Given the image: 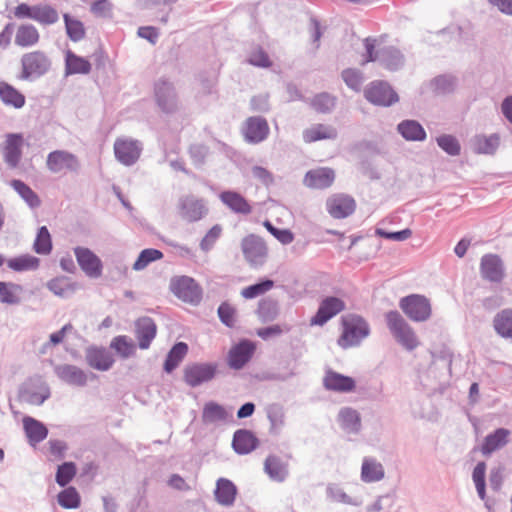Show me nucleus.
I'll use <instances>...</instances> for the list:
<instances>
[{
	"instance_id": "obj_10",
	"label": "nucleus",
	"mask_w": 512,
	"mask_h": 512,
	"mask_svg": "<svg viewBox=\"0 0 512 512\" xmlns=\"http://www.w3.org/2000/svg\"><path fill=\"white\" fill-rule=\"evenodd\" d=\"M269 131V125L266 119L261 116L247 118L242 128L244 139L250 144H258L266 140Z\"/></svg>"
},
{
	"instance_id": "obj_25",
	"label": "nucleus",
	"mask_w": 512,
	"mask_h": 512,
	"mask_svg": "<svg viewBox=\"0 0 512 512\" xmlns=\"http://www.w3.org/2000/svg\"><path fill=\"white\" fill-rule=\"evenodd\" d=\"M323 384L327 390L347 393L355 389L353 378L344 376L334 371H328L323 379Z\"/></svg>"
},
{
	"instance_id": "obj_24",
	"label": "nucleus",
	"mask_w": 512,
	"mask_h": 512,
	"mask_svg": "<svg viewBox=\"0 0 512 512\" xmlns=\"http://www.w3.org/2000/svg\"><path fill=\"white\" fill-rule=\"evenodd\" d=\"M85 358L91 368L100 371L108 370L114 362L111 354L105 348L99 347L88 348L85 353Z\"/></svg>"
},
{
	"instance_id": "obj_28",
	"label": "nucleus",
	"mask_w": 512,
	"mask_h": 512,
	"mask_svg": "<svg viewBox=\"0 0 512 512\" xmlns=\"http://www.w3.org/2000/svg\"><path fill=\"white\" fill-rule=\"evenodd\" d=\"M257 444L258 439L249 430L240 429L234 433L232 446L238 454L250 453L257 447Z\"/></svg>"
},
{
	"instance_id": "obj_19",
	"label": "nucleus",
	"mask_w": 512,
	"mask_h": 512,
	"mask_svg": "<svg viewBox=\"0 0 512 512\" xmlns=\"http://www.w3.org/2000/svg\"><path fill=\"white\" fill-rule=\"evenodd\" d=\"M134 332L139 348L147 349L156 336L157 327L150 317H141L135 322Z\"/></svg>"
},
{
	"instance_id": "obj_8",
	"label": "nucleus",
	"mask_w": 512,
	"mask_h": 512,
	"mask_svg": "<svg viewBox=\"0 0 512 512\" xmlns=\"http://www.w3.org/2000/svg\"><path fill=\"white\" fill-rule=\"evenodd\" d=\"M364 94L369 102L379 106H391L399 100L397 93L383 81L372 82L365 89Z\"/></svg>"
},
{
	"instance_id": "obj_31",
	"label": "nucleus",
	"mask_w": 512,
	"mask_h": 512,
	"mask_svg": "<svg viewBox=\"0 0 512 512\" xmlns=\"http://www.w3.org/2000/svg\"><path fill=\"white\" fill-rule=\"evenodd\" d=\"M500 144V137L498 134H491L490 136L476 135L471 139V147L477 154H494Z\"/></svg>"
},
{
	"instance_id": "obj_32",
	"label": "nucleus",
	"mask_w": 512,
	"mask_h": 512,
	"mask_svg": "<svg viewBox=\"0 0 512 512\" xmlns=\"http://www.w3.org/2000/svg\"><path fill=\"white\" fill-rule=\"evenodd\" d=\"M398 133L407 141H424L426 132L416 120H403L397 125Z\"/></svg>"
},
{
	"instance_id": "obj_35",
	"label": "nucleus",
	"mask_w": 512,
	"mask_h": 512,
	"mask_svg": "<svg viewBox=\"0 0 512 512\" xmlns=\"http://www.w3.org/2000/svg\"><path fill=\"white\" fill-rule=\"evenodd\" d=\"M40 40V34L32 24L20 25L15 33V44L26 48L36 45Z\"/></svg>"
},
{
	"instance_id": "obj_1",
	"label": "nucleus",
	"mask_w": 512,
	"mask_h": 512,
	"mask_svg": "<svg viewBox=\"0 0 512 512\" xmlns=\"http://www.w3.org/2000/svg\"><path fill=\"white\" fill-rule=\"evenodd\" d=\"M387 327L394 339L406 350L412 351L419 346V340L409 323L396 310L385 315Z\"/></svg>"
},
{
	"instance_id": "obj_15",
	"label": "nucleus",
	"mask_w": 512,
	"mask_h": 512,
	"mask_svg": "<svg viewBox=\"0 0 512 512\" xmlns=\"http://www.w3.org/2000/svg\"><path fill=\"white\" fill-rule=\"evenodd\" d=\"M326 208L334 219H343L355 211L356 202L349 195L335 194L327 199Z\"/></svg>"
},
{
	"instance_id": "obj_57",
	"label": "nucleus",
	"mask_w": 512,
	"mask_h": 512,
	"mask_svg": "<svg viewBox=\"0 0 512 512\" xmlns=\"http://www.w3.org/2000/svg\"><path fill=\"white\" fill-rule=\"evenodd\" d=\"M394 504V496L391 493L380 495L376 500L368 506V512H382L389 510Z\"/></svg>"
},
{
	"instance_id": "obj_46",
	"label": "nucleus",
	"mask_w": 512,
	"mask_h": 512,
	"mask_svg": "<svg viewBox=\"0 0 512 512\" xmlns=\"http://www.w3.org/2000/svg\"><path fill=\"white\" fill-rule=\"evenodd\" d=\"M22 287L14 283L0 282V301L7 304H16L20 301Z\"/></svg>"
},
{
	"instance_id": "obj_49",
	"label": "nucleus",
	"mask_w": 512,
	"mask_h": 512,
	"mask_svg": "<svg viewBox=\"0 0 512 512\" xmlns=\"http://www.w3.org/2000/svg\"><path fill=\"white\" fill-rule=\"evenodd\" d=\"M66 31L69 38L74 41H80L85 36V28L81 21L71 18L68 14H64Z\"/></svg>"
},
{
	"instance_id": "obj_22",
	"label": "nucleus",
	"mask_w": 512,
	"mask_h": 512,
	"mask_svg": "<svg viewBox=\"0 0 512 512\" xmlns=\"http://www.w3.org/2000/svg\"><path fill=\"white\" fill-rule=\"evenodd\" d=\"M335 173L330 168H318L306 173L304 184L315 189H324L332 185Z\"/></svg>"
},
{
	"instance_id": "obj_34",
	"label": "nucleus",
	"mask_w": 512,
	"mask_h": 512,
	"mask_svg": "<svg viewBox=\"0 0 512 512\" xmlns=\"http://www.w3.org/2000/svg\"><path fill=\"white\" fill-rule=\"evenodd\" d=\"M337 137V130L330 125L315 124L303 131V140L306 143H311L324 139H335Z\"/></svg>"
},
{
	"instance_id": "obj_64",
	"label": "nucleus",
	"mask_w": 512,
	"mask_h": 512,
	"mask_svg": "<svg viewBox=\"0 0 512 512\" xmlns=\"http://www.w3.org/2000/svg\"><path fill=\"white\" fill-rule=\"evenodd\" d=\"M189 153L194 164L202 165L208 154V148L201 144H195L190 147Z\"/></svg>"
},
{
	"instance_id": "obj_29",
	"label": "nucleus",
	"mask_w": 512,
	"mask_h": 512,
	"mask_svg": "<svg viewBox=\"0 0 512 512\" xmlns=\"http://www.w3.org/2000/svg\"><path fill=\"white\" fill-rule=\"evenodd\" d=\"M385 477L383 465L374 458L363 459L361 467V480L365 483L381 481Z\"/></svg>"
},
{
	"instance_id": "obj_52",
	"label": "nucleus",
	"mask_w": 512,
	"mask_h": 512,
	"mask_svg": "<svg viewBox=\"0 0 512 512\" xmlns=\"http://www.w3.org/2000/svg\"><path fill=\"white\" fill-rule=\"evenodd\" d=\"M273 286L274 282L270 279H266L259 283L243 288L241 290V296L245 299H253L268 292L271 288H273Z\"/></svg>"
},
{
	"instance_id": "obj_5",
	"label": "nucleus",
	"mask_w": 512,
	"mask_h": 512,
	"mask_svg": "<svg viewBox=\"0 0 512 512\" xmlns=\"http://www.w3.org/2000/svg\"><path fill=\"white\" fill-rule=\"evenodd\" d=\"M154 98L163 113L173 114L179 109V99L175 87L166 79H159L155 82Z\"/></svg>"
},
{
	"instance_id": "obj_61",
	"label": "nucleus",
	"mask_w": 512,
	"mask_h": 512,
	"mask_svg": "<svg viewBox=\"0 0 512 512\" xmlns=\"http://www.w3.org/2000/svg\"><path fill=\"white\" fill-rule=\"evenodd\" d=\"M264 226L278 241L284 245L290 244L294 239L293 233L288 229H278L274 227L269 221H265Z\"/></svg>"
},
{
	"instance_id": "obj_14",
	"label": "nucleus",
	"mask_w": 512,
	"mask_h": 512,
	"mask_svg": "<svg viewBox=\"0 0 512 512\" xmlns=\"http://www.w3.org/2000/svg\"><path fill=\"white\" fill-rule=\"evenodd\" d=\"M480 273L483 279L499 283L505 277V266L502 259L496 254H485L481 258Z\"/></svg>"
},
{
	"instance_id": "obj_27",
	"label": "nucleus",
	"mask_w": 512,
	"mask_h": 512,
	"mask_svg": "<svg viewBox=\"0 0 512 512\" xmlns=\"http://www.w3.org/2000/svg\"><path fill=\"white\" fill-rule=\"evenodd\" d=\"M338 422L340 427L348 434H357L361 430V416L353 408H341L338 413Z\"/></svg>"
},
{
	"instance_id": "obj_59",
	"label": "nucleus",
	"mask_w": 512,
	"mask_h": 512,
	"mask_svg": "<svg viewBox=\"0 0 512 512\" xmlns=\"http://www.w3.org/2000/svg\"><path fill=\"white\" fill-rule=\"evenodd\" d=\"M431 85L437 93H449L454 88V79L446 75L438 76L432 80Z\"/></svg>"
},
{
	"instance_id": "obj_7",
	"label": "nucleus",
	"mask_w": 512,
	"mask_h": 512,
	"mask_svg": "<svg viewBox=\"0 0 512 512\" xmlns=\"http://www.w3.org/2000/svg\"><path fill=\"white\" fill-rule=\"evenodd\" d=\"M47 168L56 174H67L76 172L79 168L77 157L64 150L50 152L46 159Z\"/></svg>"
},
{
	"instance_id": "obj_6",
	"label": "nucleus",
	"mask_w": 512,
	"mask_h": 512,
	"mask_svg": "<svg viewBox=\"0 0 512 512\" xmlns=\"http://www.w3.org/2000/svg\"><path fill=\"white\" fill-rule=\"evenodd\" d=\"M365 47L367 58L363 64L378 60L382 66L391 71L401 68L404 64L403 54L395 47H385L378 52L377 56H374V44L369 39L365 40Z\"/></svg>"
},
{
	"instance_id": "obj_38",
	"label": "nucleus",
	"mask_w": 512,
	"mask_h": 512,
	"mask_svg": "<svg viewBox=\"0 0 512 512\" xmlns=\"http://www.w3.org/2000/svg\"><path fill=\"white\" fill-rule=\"evenodd\" d=\"M23 426L29 442L32 444L39 443L47 437V428L34 418L25 417L23 419Z\"/></svg>"
},
{
	"instance_id": "obj_41",
	"label": "nucleus",
	"mask_w": 512,
	"mask_h": 512,
	"mask_svg": "<svg viewBox=\"0 0 512 512\" xmlns=\"http://www.w3.org/2000/svg\"><path fill=\"white\" fill-rule=\"evenodd\" d=\"M0 98L5 104L15 108H21L25 104L24 95L5 82L0 83Z\"/></svg>"
},
{
	"instance_id": "obj_47",
	"label": "nucleus",
	"mask_w": 512,
	"mask_h": 512,
	"mask_svg": "<svg viewBox=\"0 0 512 512\" xmlns=\"http://www.w3.org/2000/svg\"><path fill=\"white\" fill-rule=\"evenodd\" d=\"M336 104V98L326 92L320 93L310 101L312 108L319 113L331 112Z\"/></svg>"
},
{
	"instance_id": "obj_16",
	"label": "nucleus",
	"mask_w": 512,
	"mask_h": 512,
	"mask_svg": "<svg viewBox=\"0 0 512 512\" xmlns=\"http://www.w3.org/2000/svg\"><path fill=\"white\" fill-rule=\"evenodd\" d=\"M242 251L246 260L252 265L262 264L267 255L263 240L256 235H249L242 240Z\"/></svg>"
},
{
	"instance_id": "obj_37",
	"label": "nucleus",
	"mask_w": 512,
	"mask_h": 512,
	"mask_svg": "<svg viewBox=\"0 0 512 512\" xmlns=\"http://www.w3.org/2000/svg\"><path fill=\"white\" fill-rule=\"evenodd\" d=\"M221 201L232 211L240 214L251 213V206L239 193L233 191H224L220 194Z\"/></svg>"
},
{
	"instance_id": "obj_54",
	"label": "nucleus",
	"mask_w": 512,
	"mask_h": 512,
	"mask_svg": "<svg viewBox=\"0 0 512 512\" xmlns=\"http://www.w3.org/2000/svg\"><path fill=\"white\" fill-rule=\"evenodd\" d=\"M162 256V252L157 249H144L133 264V269L137 271L142 270L147 267L149 263L162 258Z\"/></svg>"
},
{
	"instance_id": "obj_42",
	"label": "nucleus",
	"mask_w": 512,
	"mask_h": 512,
	"mask_svg": "<svg viewBox=\"0 0 512 512\" xmlns=\"http://www.w3.org/2000/svg\"><path fill=\"white\" fill-rule=\"evenodd\" d=\"M187 351L188 346L186 343L178 342L177 344H175L167 355V358L164 363V370L167 373L172 372L183 360V358L187 354Z\"/></svg>"
},
{
	"instance_id": "obj_33",
	"label": "nucleus",
	"mask_w": 512,
	"mask_h": 512,
	"mask_svg": "<svg viewBox=\"0 0 512 512\" xmlns=\"http://www.w3.org/2000/svg\"><path fill=\"white\" fill-rule=\"evenodd\" d=\"M91 67V63L86 58L76 55L71 50L65 52V72L67 75L88 74Z\"/></svg>"
},
{
	"instance_id": "obj_12",
	"label": "nucleus",
	"mask_w": 512,
	"mask_h": 512,
	"mask_svg": "<svg viewBox=\"0 0 512 512\" xmlns=\"http://www.w3.org/2000/svg\"><path fill=\"white\" fill-rule=\"evenodd\" d=\"M217 366L211 363H195L184 369V380L191 387H197L214 378Z\"/></svg>"
},
{
	"instance_id": "obj_44",
	"label": "nucleus",
	"mask_w": 512,
	"mask_h": 512,
	"mask_svg": "<svg viewBox=\"0 0 512 512\" xmlns=\"http://www.w3.org/2000/svg\"><path fill=\"white\" fill-rule=\"evenodd\" d=\"M58 12L49 5H36L33 20L42 25H51L58 21Z\"/></svg>"
},
{
	"instance_id": "obj_21",
	"label": "nucleus",
	"mask_w": 512,
	"mask_h": 512,
	"mask_svg": "<svg viewBox=\"0 0 512 512\" xmlns=\"http://www.w3.org/2000/svg\"><path fill=\"white\" fill-rule=\"evenodd\" d=\"M23 137L21 134H8L3 147L5 162L10 167H16L22 156Z\"/></svg>"
},
{
	"instance_id": "obj_55",
	"label": "nucleus",
	"mask_w": 512,
	"mask_h": 512,
	"mask_svg": "<svg viewBox=\"0 0 512 512\" xmlns=\"http://www.w3.org/2000/svg\"><path fill=\"white\" fill-rule=\"evenodd\" d=\"M76 466L73 462H65L60 465L56 473V482L60 486H66L76 475Z\"/></svg>"
},
{
	"instance_id": "obj_40",
	"label": "nucleus",
	"mask_w": 512,
	"mask_h": 512,
	"mask_svg": "<svg viewBox=\"0 0 512 512\" xmlns=\"http://www.w3.org/2000/svg\"><path fill=\"white\" fill-rule=\"evenodd\" d=\"M493 325L499 335L512 339V309H504L497 313Z\"/></svg>"
},
{
	"instance_id": "obj_3",
	"label": "nucleus",
	"mask_w": 512,
	"mask_h": 512,
	"mask_svg": "<svg viewBox=\"0 0 512 512\" xmlns=\"http://www.w3.org/2000/svg\"><path fill=\"white\" fill-rule=\"evenodd\" d=\"M399 307L414 322H425L431 317L432 313L429 299L418 294L401 298Z\"/></svg>"
},
{
	"instance_id": "obj_58",
	"label": "nucleus",
	"mask_w": 512,
	"mask_h": 512,
	"mask_svg": "<svg viewBox=\"0 0 512 512\" xmlns=\"http://www.w3.org/2000/svg\"><path fill=\"white\" fill-rule=\"evenodd\" d=\"M248 62L253 66L261 68H268L272 65L268 54L262 48H256L251 51Z\"/></svg>"
},
{
	"instance_id": "obj_45",
	"label": "nucleus",
	"mask_w": 512,
	"mask_h": 512,
	"mask_svg": "<svg viewBox=\"0 0 512 512\" xmlns=\"http://www.w3.org/2000/svg\"><path fill=\"white\" fill-rule=\"evenodd\" d=\"M7 266L14 271L34 270L39 266V259L32 255H21L9 259Z\"/></svg>"
},
{
	"instance_id": "obj_51",
	"label": "nucleus",
	"mask_w": 512,
	"mask_h": 512,
	"mask_svg": "<svg viewBox=\"0 0 512 512\" xmlns=\"http://www.w3.org/2000/svg\"><path fill=\"white\" fill-rule=\"evenodd\" d=\"M438 146L448 155L457 156L460 154L461 146L457 138L450 134H443L436 138Z\"/></svg>"
},
{
	"instance_id": "obj_62",
	"label": "nucleus",
	"mask_w": 512,
	"mask_h": 512,
	"mask_svg": "<svg viewBox=\"0 0 512 512\" xmlns=\"http://www.w3.org/2000/svg\"><path fill=\"white\" fill-rule=\"evenodd\" d=\"M342 78L348 87L358 90L362 83L361 73L355 69H346L342 72Z\"/></svg>"
},
{
	"instance_id": "obj_11",
	"label": "nucleus",
	"mask_w": 512,
	"mask_h": 512,
	"mask_svg": "<svg viewBox=\"0 0 512 512\" xmlns=\"http://www.w3.org/2000/svg\"><path fill=\"white\" fill-rule=\"evenodd\" d=\"M74 255L80 268L87 276L98 278L102 275V261L93 251L86 247H76Z\"/></svg>"
},
{
	"instance_id": "obj_23",
	"label": "nucleus",
	"mask_w": 512,
	"mask_h": 512,
	"mask_svg": "<svg viewBox=\"0 0 512 512\" xmlns=\"http://www.w3.org/2000/svg\"><path fill=\"white\" fill-rule=\"evenodd\" d=\"M55 373L59 379L69 385L84 386L87 382V374L85 371L75 365H58L55 368Z\"/></svg>"
},
{
	"instance_id": "obj_60",
	"label": "nucleus",
	"mask_w": 512,
	"mask_h": 512,
	"mask_svg": "<svg viewBox=\"0 0 512 512\" xmlns=\"http://www.w3.org/2000/svg\"><path fill=\"white\" fill-rule=\"evenodd\" d=\"M222 232L220 225H214L204 236L200 242V248L204 252H208L214 246Z\"/></svg>"
},
{
	"instance_id": "obj_17",
	"label": "nucleus",
	"mask_w": 512,
	"mask_h": 512,
	"mask_svg": "<svg viewBox=\"0 0 512 512\" xmlns=\"http://www.w3.org/2000/svg\"><path fill=\"white\" fill-rule=\"evenodd\" d=\"M345 309L343 300L337 297H326L319 305L316 314L311 318V325H324L332 317Z\"/></svg>"
},
{
	"instance_id": "obj_63",
	"label": "nucleus",
	"mask_w": 512,
	"mask_h": 512,
	"mask_svg": "<svg viewBox=\"0 0 512 512\" xmlns=\"http://www.w3.org/2000/svg\"><path fill=\"white\" fill-rule=\"evenodd\" d=\"M375 234L377 236H380V237H383L386 239H390V240H394V241H404L411 237L412 231L410 229L406 228L404 230L397 231V232H387L381 228H377L375 230Z\"/></svg>"
},
{
	"instance_id": "obj_13",
	"label": "nucleus",
	"mask_w": 512,
	"mask_h": 512,
	"mask_svg": "<svg viewBox=\"0 0 512 512\" xmlns=\"http://www.w3.org/2000/svg\"><path fill=\"white\" fill-rule=\"evenodd\" d=\"M179 214L188 222H196L207 214V208L203 200L193 195L183 196L178 202Z\"/></svg>"
},
{
	"instance_id": "obj_20",
	"label": "nucleus",
	"mask_w": 512,
	"mask_h": 512,
	"mask_svg": "<svg viewBox=\"0 0 512 512\" xmlns=\"http://www.w3.org/2000/svg\"><path fill=\"white\" fill-rule=\"evenodd\" d=\"M233 418V409H227L224 406L210 401L204 405L202 411V422L206 425L215 423H225Z\"/></svg>"
},
{
	"instance_id": "obj_30",
	"label": "nucleus",
	"mask_w": 512,
	"mask_h": 512,
	"mask_svg": "<svg viewBox=\"0 0 512 512\" xmlns=\"http://www.w3.org/2000/svg\"><path fill=\"white\" fill-rule=\"evenodd\" d=\"M510 431L505 428H499L494 433L487 435L481 447L483 455L488 456L494 451L504 447L508 443Z\"/></svg>"
},
{
	"instance_id": "obj_43",
	"label": "nucleus",
	"mask_w": 512,
	"mask_h": 512,
	"mask_svg": "<svg viewBox=\"0 0 512 512\" xmlns=\"http://www.w3.org/2000/svg\"><path fill=\"white\" fill-rule=\"evenodd\" d=\"M279 314L278 302L271 298L262 299L258 304L257 315L262 322H270Z\"/></svg>"
},
{
	"instance_id": "obj_53",
	"label": "nucleus",
	"mask_w": 512,
	"mask_h": 512,
	"mask_svg": "<svg viewBox=\"0 0 512 512\" xmlns=\"http://www.w3.org/2000/svg\"><path fill=\"white\" fill-rule=\"evenodd\" d=\"M11 186L21 195V197L31 206L35 207L40 204V200L38 196L32 191V189L27 186L21 180H13L11 182Z\"/></svg>"
},
{
	"instance_id": "obj_2",
	"label": "nucleus",
	"mask_w": 512,
	"mask_h": 512,
	"mask_svg": "<svg viewBox=\"0 0 512 512\" xmlns=\"http://www.w3.org/2000/svg\"><path fill=\"white\" fill-rule=\"evenodd\" d=\"M343 332L338 339L342 348L358 346L370 333L368 323L360 316L349 315L343 318Z\"/></svg>"
},
{
	"instance_id": "obj_4",
	"label": "nucleus",
	"mask_w": 512,
	"mask_h": 512,
	"mask_svg": "<svg viewBox=\"0 0 512 512\" xmlns=\"http://www.w3.org/2000/svg\"><path fill=\"white\" fill-rule=\"evenodd\" d=\"M21 66L20 79L28 80L47 73L51 62L44 52L37 50L25 53L21 58Z\"/></svg>"
},
{
	"instance_id": "obj_50",
	"label": "nucleus",
	"mask_w": 512,
	"mask_h": 512,
	"mask_svg": "<svg viewBox=\"0 0 512 512\" xmlns=\"http://www.w3.org/2000/svg\"><path fill=\"white\" fill-rule=\"evenodd\" d=\"M34 250L38 254H49L52 249L51 235L46 226H42L34 241Z\"/></svg>"
},
{
	"instance_id": "obj_18",
	"label": "nucleus",
	"mask_w": 512,
	"mask_h": 512,
	"mask_svg": "<svg viewBox=\"0 0 512 512\" xmlns=\"http://www.w3.org/2000/svg\"><path fill=\"white\" fill-rule=\"evenodd\" d=\"M255 350L253 343L247 340L241 341L233 346L228 354V365L230 368L239 370L251 359Z\"/></svg>"
},
{
	"instance_id": "obj_39",
	"label": "nucleus",
	"mask_w": 512,
	"mask_h": 512,
	"mask_svg": "<svg viewBox=\"0 0 512 512\" xmlns=\"http://www.w3.org/2000/svg\"><path fill=\"white\" fill-rule=\"evenodd\" d=\"M267 418L270 422V432L279 434L285 426V410L280 404H271L266 408Z\"/></svg>"
},
{
	"instance_id": "obj_48",
	"label": "nucleus",
	"mask_w": 512,
	"mask_h": 512,
	"mask_svg": "<svg viewBox=\"0 0 512 512\" xmlns=\"http://www.w3.org/2000/svg\"><path fill=\"white\" fill-rule=\"evenodd\" d=\"M58 503L65 509H76L80 506V495L74 487H68L58 494Z\"/></svg>"
},
{
	"instance_id": "obj_9",
	"label": "nucleus",
	"mask_w": 512,
	"mask_h": 512,
	"mask_svg": "<svg viewBox=\"0 0 512 512\" xmlns=\"http://www.w3.org/2000/svg\"><path fill=\"white\" fill-rule=\"evenodd\" d=\"M172 291L185 302L197 304L202 298V292L194 279L182 276L172 281Z\"/></svg>"
},
{
	"instance_id": "obj_36",
	"label": "nucleus",
	"mask_w": 512,
	"mask_h": 512,
	"mask_svg": "<svg viewBox=\"0 0 512 512\" xmlns=\"http://www.w3.org/2000/svg\"><path fill=\"white\" fill-rule=\"evenodd\" d=\"M264 470L271 479L278 482L284 481L288 475L287 463L274 455H270L266 458Z\"/></svg>"
},
{
	"instance_id": "obj_56",
	"label": "nucleus",
	"mask_w": 512,
	"mask_h": 512,
	"mask_svg": "<svg viewBox=\"0 0 512 512\" xmlns=\"http://www.w3.org/2000/svg\"><path fill=\"white\" fill-rule=\"evenodd\" d=\"M218 316L227 327H233L236 322V309L228 302H223L218 307Z\"/></svg>"
},
{
	"instance_id": "obj_26",
	"label": "nucleus",
	"mask_w": 512,
	"mask_h": 512,
	"mask_svg": "<svg viewBox=\"0 0 512 512\" xmlns=\"http://www.w3.org/2000/svg\"><path fill=\"white\" fill-rule=\"evenodd\" d=\"M214 495L218 504L225 507H230L235 502L237 488L229 479L219 478L216 482Z\"/></svg>"
}]
</instances>
